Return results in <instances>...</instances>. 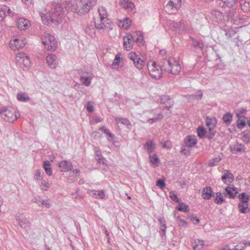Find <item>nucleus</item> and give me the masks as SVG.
<instances>
[{"mask_svg":"<svg viewBox=\"0 0 250 250\" xmlns=\"http://www.w3.org/2000/svg\"><path fill=\"white\" fill-rule=\"evenodd\" d=\"M147 66L151 77L156 80L161 78L162 70H164L168 73L176 75L180 72L181 69L179 62L173 58L164 60L162 67L157 64L154 61L148 62Z\"/></svg>","mask_w":250,"mask_h":250,"instance_id":"obj_1","label":"nucleus"},{"mask_svg":"<svg viewBox=\"0 0 250 250\" xmlns=\"http://www.w3.org/2000/svg\"><path fill=\"white\" fill-rule=\"evenodd\" d=\"M63 13V7L62 6V4L59 2H54L49 16L42 13H40V15L43 23L48 25L54 21L59 22L61 21Z\"/></svg>","mask_w":250,"mask_h":250,"instance_id":"obj_2","label":"nucleus"},{"mask_svg":"<svg viewBox=\"0 0 250 250\" xmlns=\"http://www.w3.org/2000/svg\"><path fill=\"white\" fill-rule=\"evenodd\" d=\"M98 13L100 19V22H95V26L96 29L99 30L101 33L109 32L113 29L112 22L108 18L107 12L104 7H100L98 9Z\"/></svg>","mask_w":250,"mask_h":250,"instance_id":"obj_3","label":"nucleus"},{"mask_svg":"<svg viewBox=\"0 0 250 250\" xmlns=\"http://www.w3.org/2000/svg\"><path fill=\"white\" fill-rule=\"evenodd\" d=\"M96 0H76L72 5V9L79 15L87 13L95 6Z\"/></svg>","mask_w":250,"mask_h":250,"instance_id":"obj_4","label":"nucleus"},{"mask_svg":"<svg viewBox=\"0 0 250 250\" xmlns=\"http://www.w3.org/2000/svg\"><path fill=\"white\" fill-rule=\"evenodd\" d=\"M1 118L5 121L13 123L20 116L16 109L11 107H3L0 110Z\"/></svg>","mask_w":250,"mask_h":250,"instance_id":"obj_5","label":"nucleus"},{"mask_svg":"<svg viewBox=\"0 0 250 250\" xmlns=\"http://www.w3.org/2000/svg\"><path fill=\"white\" fill-rule=\"evenodd\" d=\"M42 43L48 50L55 51L58 47L57 41L55 37L48 33H44L42 38Z\"/></svg>","mask_w":250,"mask_h":250,"instance_id":"obj_6","label":"nucleus"},{"mask_svg":"<svg viewBox=\"0 0 250 250\" xmlns=\"http://www.w3.org/2000/svg\"><path fill=\"white\" fill-rule=\"evenodd\" d=\"M16 61L23 69L27 68L30 65L29 57L23 52H19L16 55Z\"/></svg>","mask_w":250,"mask_h":250,"instance_id":"obj_7","label":"nucleus"},{"mask_svg":"<svg viewBox=\"0 0 250 250\" xmlns=\"http://www.w3.org/2000/svg\"><path fill=\"white\" fill-rule=\"evenodd\" d=\"M26 43L25 39L23 37H14L10 41V47L13 50L22 48Z\"/></svg>","mask_w":250,"mask_h":250,"instance_id":"obj_8","label":"nucleus"},{"mask_svg":"<svg viewBox=\"0 0 250 250\" xmlns=\"http://www.w3.org/2000/svg\"><path fill=\"white\" fill-rule=\"evenodd\" d=\"M129 58L132 61L134 66L139 70L142 69L145 65V61L141 59L138 55L134 52H130L128 55Z\"/></svg>","mask_w":250,"mask_h":250,"instance_id":"obj_9","label":"nucleus"},{"mask_svg":"<svg viewBox=\"0 0 250 250\" xmlns=\"http://www.w3.org/2000/svg\"><path fill=\"white\" fill-rule=\"evenodd\" d=\"M120 3L123 8L128 13L132 14L136 12L135 6L133 2L129 0H121Z\"/></svg>","mask_w":250,"mask_h":250,"instance_id":"obj_10","label":"nucleus"},{"mask_svg":"<svg viewBox=\"0 0 250 250\" xmlns=\"http://www.w3.org/2000/svg\"><path fill=\"white\" fill-rule=\"evenodd\" d=\"M16 220L18 221L21 228L26 229L30 228L31 223L24 214H19L16 216Z\"/></svg>","mask_w":250,"mask_h":250,"instance_id":"obj_11","label":"nucleus"},{"mask_svg":"<svg viewBox=\"0 0 250 250\" xmlns=\"http://www.w3.org/2000/svg\"><path fill=\"white\" fill-rule=\"evenodd\" d=\"M229 149L233 154H241L245 152L246 147L242 144L236 143L229 146Z\"/></svg>","mask_w":250,"mask_h":250,"instance_id":"obj_12","label":"nucleus"},{"mask_svg":"<svg viewBox=\"0 0 250 250\" xmlns=\"http://www.w3.org/2000/svg\"><path fill=\"white\" fill-rule=\"evenodd\" d=\"M46 62L51 68H55L59 64V59L54 54H48L46 57Z\"/></svg>","mask_w":250,"mask_h":250,"instance_id":"obj_13","label":"nucleus"},{"mask_svg":"<svg viewBox=\"0 0 250 250\" xmlns=\"http://www.w3.org/2000/svg\"><path fill=\"white\" fill-rule=\"evenodd\" d=\"M134 43V40L131 34H127L124 37V47L127 50H130L132 48Z\"/></svg>","mask_w":250,"mask_h":250,"instance_id":"obj_14","label":"nucleus"},{"mask_svg":"<svg viewBox=\"0 0 250 250\" xmlns=\"http://www.w3.org/2000/svg\"><path fill=\"white\" fill-rule=\"evenodd\" d=\"M154 113V117L148 120V123L152 124L161 120L163 115L160 108H157L152 111Z\"/></svg>","mask_w":250,"mask_h":250,"instance_id":"obj_15","label":"nucleus"},{"mask_svg":"<svg viewBox=\"0 0 250 250\" xmlns=\"http://www.w3.org/2000/svg\"><path fill=\"white\" fill-rule=\"evenodd\" d=\"M221 178L223 183L227 185H229L234 180L233 174L228 170H224Z\"/></svg>","mask_w":250,"mask_h":250,"instance_id":"obj_16","label":"nucleus"},{"mask_svg":"<svg viewBox=\"0 0 250 250\" xmlns=\"http://www.w3.org/2000/svg\"><path fill=\"white\" fill-rule=\"evenodd\" d=\"M17 23L18 28L20 30H26L30 26L29 21L27 19L23 18L18 19Z\"/></svg>","mask_w":250,"mask_h":250,"instance_id":"obj_17","label":"nucleus"},{"mask_svg":"<svg viewBox=\"0 0 250 250\" xmlns=\"http://www.w3.org/2000/svg\"><path fill=\"white\" fill-rule=\"evenodd\" d=\"M161 103L164 104L165 107L169 110V109L173 105V100L167 95H163L160 98Z\"/></svg>","mask_w":250,"mask_h":250,"instance_id":"obj_18","label":"nucleus"},{"mask_svg":"<svg viewBox=\"0 0 250 250\" xmlns=\"http://www.w3.org/2000/svg\"><path fill=\"white\" fill-rule=\"evenodd\" d=\"M59 167L62 172H67L72 170V165L71 162L66 160L62 161L60 162Z\"/></svg>","mask_w":250,"mask_h":250,"instance_id":"obj_19","label":"nucleus"},{"mask_svg":"<svg viewBox=\"0 0 250 250\" xmlns=\"http://www.w3.org/2000/svg\"><path fill=\"white\" fill-rule=\"evenodd\" d=\"M237 189V188L234 187L228 186L225 189V194L228 196L230 199H234L238 193Z\"/></svg>","mask_w":250,"mask_h":250,"instance_id":"obj_20","label":"nucleus"},{"mask_svg":"<svg viewBox=\"0 0 250 250\" xmlns=\"http://www.w3.org/2000/svg\"><path fill=\"white\" fill-rule=\"evenodd\" d=\"M144 147L149 155L154 152L156 147V144L152 140H149L146 142L144 145Z\"/></svg>","mask_w":250,"mask_h":250,"instance_id":"obj_21","label":"nucleus"},{"mask_svg":"<svg viewBox=\"0 0 250 250\" xmlns=\"http://www.w3.org/2000/svg\"><path fill=\"white\" fill-rule=\"evenodd\" d=\"M197 138L195 135L188 136L185 139V143L187 146L192 147L197 144Z\"/></svg>","mask_w":250,"mask_h":250,"instance_id":"obj_22","label":"nucleus"},{"mask_svg":"<svg viewBox=\"0 0 250 250\" xmlns=\"http://www.w3.org/2000/svg\"><path fill=\"white\" fill-rule=\"evenodd\" d=\"M93 76L92 75H85L84 74L81 75L80 77V81L81 84L86 86H88L91 83Z\"/></svg>","mask_w":250,"mask_h":250,"instance_id":"obj_23","label":"nucleus"},{"mask_svg":"<svg viewBox=\"0 0 250 250\" xmlns=\"http://www.w3.org/2000/svg\"><path fill=\"white\" fill-rule=\"evenodd\" d=\"M88 193L93 197L104 199L105 198V193L104 190H89Z\"/></svg>","mask_w":250,"mask_h":250,"instance_id":"obj_24","label":"nucleus"},{"mask_svg":"<svg viewBox=\"0 0 250 250\" xmlns=\"http://www.w3.org/2000/svg\"><path fill=\"white\" fill-rule=\"evenodd\" d=\"M205 122L208 129H214L217 123V120L216 118L208 116L206 117Z\"/></svg>","mask_w":250,"mask_h":250,"instance_id":"obj_25","label":"nucleus"},{"mask_svg":"<svg viewBox=\"0 0 250 250\" xmlns=\"http://www.w3.org/2000/svg\"><path fill=\"white\" fill-rule=\"evenodd\" d=\"M213 195V191L209 187H206L203 188L202 196L205 200L210 199Z\"/></svg>","mask_w":250,"mask_h":250,"instance_id":"obj_26","label":"nucleus"},{"mask_svg":"<svg viewBox=\"0 0 250 250\" xmlns=\"http://www.w3.org/2000/svg\"><path fill=\"white\" fill-rule=\"evenodd\" d=\"M70 171V175L67 178V180L69 183H73L76 180L77 176L79 175L80 170L79 169H75Z\"/></svg>","mask_w":250,"mask_h":250,"instance_id":"obj_27","label":"nucleus"},{"mask_svg":"<svg viewBox=\"0 0 250 250\" xmlns=\"http://www.w3.org/2000/svg\"><path fill=\"white\" fill-rule=\"evenodd\" d=\"M33 178L38 183L44 179V172L43 170L42 169H36L34 173Z\"/></svg>","mask_w":250,"mask_h":250,"instance_id":"obj_28","label":"nucleus"},{"mask_svg":"<svg viewBox=\"0 0 250 250\" xmlns=\"http://www.w3.org/2000/svg\"><path fill=\"white\" fill-rule=\"evenodd\" d=\"M115 121L117 125L122 124L125 125L128 129H131V125H130L129 121L127 118H123L120 117H115Z\"/></svg>","mask_w":250,"mask_h":250,"instance_id":"obj_29","label":"nucleus"},{"mask_svg":"<svg viewBox=\"0 0 250 250\" xmlns=\"http://www.w3.org/2000/svg\"><path fill=\"white\" fill-rule=\"evenodd\" d=\"M131 24V21L128 18H126L122 20H120L118 22V25L120 27L124 29H127L130 27Z\"/></svg>","mask_w":250,"mask_h":250,"instance_id":"obj_30","label":"nucleus"},{"mask_svg":"<svg viewBox=\"0 0 250 250\" xmlns=\"http://www.w3.org/2000/svg\"><path fill=\"white\" fill-rule=\"evenodd\" d=\"M191 45L197 51H202L204 44L201 41L192 39Z\"/></svg>","mask_w":250,"mask_h":250,"instance_id":"obj_31","label":"nucleus"},{"mask_svg":"<svg viewBox=\"0 0 250 250\" xmlns=\"http://www.w3.org/2000/svg\"><path fill=\"white\" fill-rule=\"evenodd\" d=\"M179 31L183 33L184 32H189L190 30V25L185 21H181L179 22Z\"/></svg>","mask_w":250,"mask_h":250,"instance_id":"obj_32","label":"nucleus"},{"mask_svg":"<svg viewBox=\"0 0 250 250\" xmlns=\"http://www.w3.org/2000/svg\"><path fill=\"white\" fill-rule=\"evenodd\" d=\"M205 245L204 241L202 240L195 239L192 244L193 248L194 250H201Z\"/></svg>","mask_w":250,"mask_h":250,"instance_id":"obj_33","label":"nucleus"},{"mask_svg":"<svg viewBox=\"0 0 250 250\" xmlns=\"http://www.w3.org/2000/svg\"><path fill=\"white\" fill-rule=\"evenodd\" d=\"M158 221L160 225V234L161 236L165 235L166 233V229H167L166 221L164 218H159L158 219Z\"/></svg>","mask_w":250,"mask_h":250,"instance_id":"obj_34","label":"nucleus"},{"mask_svg":"<svg viewBox=\"0 0 250 250\" xmlns=\"http://www.w3.org/2000/svg\"><path fill=\"white\" fill-rule=\"evenodd\" d=\"M227 7L232 9H236L237 7V0H221Z\"/></svg>","mask_w":250,"mask_h":250,"instance_id":"obj_35","label":"nucleus"},{"mask_svg":"<svg viewBox=\"0 0 250 250\" xmlns=\"http://www.w3.org/2000/svg\"><path fill=\"white\" fill-rule=\"evenodd\" d=\"M179 22H175L174 21H167V25L169 29L171 30H175L179 31Z\"/></svg>","mask_w":250,"mask_h":250,"instance_id":"obj_36","label":"nucleus"},{"mask_svg":"<svg viewBox=\"0 0 250 250\" xmlns=\"http://www.w3.org/2000/svg\"><path fill=\"white\" fill-rule=\"evenodd\" d=\"M17 98L19 101L22 102H27L30 100V97L28 94L23 92L18 93Z\"/></svg>","mask_w":250,"mask_h":250,"instance_id":"obj_37","label":"nucleus"},{"mask_svg":"<svg viewBox=\"0 0 250 250\" xmlns=\"http://www.w3.org/2000/svg\"><path fill=\"white\" fill-rule=\"evenodd\" d=\"M84 31L86 34H88L92 38H94L96 37L95 29L92 26H86Z\"/></svg>","mask_w":250,"mask_h":250,"instance_id":"obj_38","label":"nucleus"},{"mask_svg":"<svg viewBox=\"0 0 250 250\" xmlns=\"http://www.w3.org/2000/svg\"><path fill=\"white\" fill-rule=\"evenodd\" d=\"M240 4L243 11L247 12L250 10V2L247 1L246 0H240Z\"/></svg>","mask_w":250,"mask_h":250,"instance_id":"obj_39","label":"nucleus"},{"mask_svg":"<svg viewBox=\"0 0 250 250\" xmlns=\"http://www.w3.org/2000/svg\"><path fill=\"white\" fill-rule=\"evenodd\" d=\"M238 120L236 122L237 126L239 129H242L246 125V118L245 117H237Z\"/></svg>","mask_w":250,"mask_h":250,"instance_id":"obj_40","label":"nucleus"},{"mask_svg":"<svg viewBox=\"0 0 250 250\" xmlns=\"http://www.w3.org/2000/svg\"><path fill=\"white\" fill-rule=\"evenodd\" d=\"M214 202L218 205L222 204L225 201L222 193L221 192L216 193V195L214 198Z\"/></svg>","mask_w":250,"mask_h":250,"instance_id":"obj_41","label":"nucleus"},{"mask_svg":"<svg viewBox=\"0 0 250 250\" xmlns=\"http://www.w3.org/2000/svg\"><path fill=\"white\" fill-rule=\"evenodd\" d=\"M242 139L243 142L248 144L250 142V131L247 130L241 134Z\"/></svg>","mask_w":250,"mask_h":250,"instance_id":"obj_42","label":"nucleus"},{"mask_svg":"<svg viewBox=\"0 0 250 250\" xmlns=\"http://www.w3.org/2000/svg\"><path fill=\"white\" fill-rule=\"evenodd\" d=\"M42 190L46 191L49 188L50 185L49 183L44 179L38 183Z\"/></svg>","mask_w":250,"mask_h":250,"instance_id":"obj_43","label":"nucleus"},{"mask_svg":"<svg viewBox=\"0 0 250 250\" xmlns=\"http://www.w3.org/2000/svg\"><path fill=\"white\" fill-rule=\"evenodd\" d=\"M43 167L46 173L50 176L52 174V170L50 167V163L48 161H45L43 162Z\"/></svg>","mask_w":250,"mask_h":250,"instance_id":"obj_44","label":"nucleus"},{"mask_svg":"<svg viewBox=\"0 0 250 250\" xmlns=\"http://www.w3.org/2000/svg\"><path fill=\"white\" fill-rule=\"evenodd\" d=\"M222 119L226 125H229L232 120V115L230 113H227L223 116Z\"/></svg>","mask_w":250,"mask_h":250,"instance_id":"obj_45","label":"nucleus"},{"mask_svg":"<svg viewBox=\"0 0 250 250\" xmlns=\"http://www.w3.org/2000/svg\"><path fill=\"white\" fill-rule=\"evenodd\" d=\"M248 203H240L238 205L239 211L242 213H246L249 211Z\"/></svg>","mask_w":250,"mask_h":250,"instance_id":"obj_46","label":"nucleus"},{"mask_svg":"<svg viewBox=\"0 0 250 250\" xmlns=\"http://www.w3.org/2000/svg\"><path fill=\"white\" fill-rule=\"evenodd\" d=\"M177 209L178 210L184 212H188L189 211V206L184 203H180L177 207Z\"/></svg>","mask_w":250,"mask_h":250,"instance_id":"obj_47","label":"nucleus"},{"mask_svg":"<svg viewBox=\"0 0 250 250\" xmlns=\"http://www.w3.org/2000/svg\"><path fill=\"white\" fill-rule=\"evenodd\" d=\"M197 133L200 138H203L206 136V130L203 126H199L197 129Z\"/></svg>","mask_w":250,"mask_h":250,"instance_id":"obj_48","label":"nucleus"},{"mask_svg":"<svg viewBox=\"0 0 250 250\" xmlns=\"http://www.w3.org/2000/svg\"><path fill=\"white\" fill-rule=\"evenodd\" d=\"M238 198L240 200V203H248L250 200V196L246 195L245 192H243L239 195Z\"/></svg>","mask_w":250,"mask_h":250,"instance_id":"obj_49","label":"nucleus"},{"mask_svg":"<svg viewBox=\"0 0 250 250\" xmlns=\"http://www.w3.org/2000/svg\"><path fill=\"white\" fill-rule=\"evenodd\" d=\"M7 6L0 5V21H2L6 16Z\"/></svg>","mask_w":250,"mask_h":250,"instance_id":"obj_50","label":"nucleus"},{"mask_svg":"<svg viewBox=\"0 0 250 250\" xmlns=\"http://www.w3.org/2000/svg\"><path fill=\"white\" fill-rule=\"evenodd\" d=\"M149 158L150 163L153 165L155 166H157V164L159 162V159L156 154L149 155Z\"/></svg>","mask_w":250,"mask_h":250,"instance_id":"obj_51","label":"nucleus"},{"mask_svg":"<svg viewBox=\"0 0 250 250\" xmlns=\"http://www.w3.org/2000/svg\"><path fill=\"white\" fill-rule=\"evenodd\" d=\"M222 160V158L220 156L215 157L210 160L208 162V166L210 167L216 166L218 163Z\"/></svg>","mask_w":250,"mask_h":250,"instance_id":"obj_52","label":"nucleus"},{"mask_svg":"<svg viewBox=\"0 0 250 250\" xmlns=\"http://www.w3.org/2000/svg\"><path fill=\"white\" fill-rule=\"evenodd\" d=\"M167 6L168 8H170L173 10H178L180 9V5L179 4H177L176 3H174L172 0H169L167 5Z\"/></svg>","mask_w":250,"mask_h":250,"instance_id":"obj_53","label":"nucleus"},{"mask_svg":"<svg viewBox=\"0 0 250 250\" xmlns=\"http://www.w3.org/2000/svg\"><path fill=\"white\" fill-rule=\"evenodd\" d=\"M121 55L122 54L121 53H118L116 55L115 58L112 64V67H115L116 65H118L119 64L120 60L122 59Z\"/></svg>","mask_w":250,"mask_h":250,"instance_id":"obj_54","label":"nucleus"},{"mask_svg":"<svg viewBox=\"0 0 250 250\" xmlns=\"http://www.w3.org/2000/svg\"><path fill=\"white\" fill-rule=\"evenodd\" d=\"M169 197L173 201L175 202V203H180L181 200L178 198L174 191L170 192Z\"/></svg>","mask_w":250,"mask_h":250,"instance_id":"obj_55","label":"nucleus"},{"mask_svg":"<svg viewBox=\"0 0 250 250\" xmlns=\"http://www.w3.org/2000/svg\"><path fill=\"white\" fill-rule=\"evenodd\" d=\"M216 131L214 129H208V132L206 135V137L209 140H211L214 136Z\"/></svg>","mask_w":250,"mask_h":250,"instance_id":"obj_56","label":"nucleus"},{"mask_svg":"<svg viewBox=\"0 0 250 250\" xmlns=\"http://www.w3.org/2000/svg\"><path fill=\"white\" fill-rule=\"evenodd\" d=\"M156 186L160 188L161 189H164L166 187V184L164 180L159 179L156 182Z\"/></svg>","mask_w":250,"mask_h":250,"instance_id":"obj_57","label":"nucleus"},{"mask_svg":"<svg viewBox=\"0 0 250 250\" xmlns=\"http://www.w3.org/2000/svg\"><path fill=\"white\" fill-rule=\"evenodd\" d=\"M246 113V110L244 108L238 109L236 112V115L237 117H245Z\"/></svg>","mask_w":250,"mask_h":250,"instance_id":"obj_58","label":"nucleus"},{"mask_svg":"<svg viewBox=\"0 0 250 250\" xmlns=\"http://www.w3.org/2000/svg\"><path fill=\"white\" fill-rule=\"evenodd\" d=\"M100 130L110 137L112 138H113L114 135L110 132L109 129L106 128L105 127H102L100 128Z\"/></svg>","mask_w":250,"mask_h":250,"instance_id":"obj_59","label":"nucleus"},{"mask_svg":"<svg viewBox=\"0 0 250 250\" xmlns=\"http://www.w3.org/2000/svg\"><path fill=\"white\" fill-rule=\"evenodd\" d=\"M137 38L136 41L139 43H142L143 41V37L141 32L138 31L137 33Z\"/></svg>","mask_w":250,"mask_h":250,"instance_id":"obj_60","label":"nucleus"},{"mask_svg":"<svg viewBox=\"0 0 250 250\" xmlns=\"http://www.w3.org/2000/svg\"><path fill=\"white\" fill-rule=\"evenodd\" d=\"M177 223L179 226H185L187 225V222L185 220L182 219H178L177 220Z\"/></svg>","mask_w":250,"mask_h":250,"instance_id":"obj_61","label":"nucleus"},{"mask_svg":"<svg viewBox=\"0 0 250 250\" xmlns=\"http://www.w3.org/2000/svg\"><path fill=\"white\" fill-rule=\"evenodd\" d=\"M98 162L99 163H102L104 165H106V160L103 157V156H101V158L97 157L96 158Z\"/></svg>","mask_w":250,"mask_h":250,"instance_id":"obj_62","label":"nucleus"},{"mask_svg":"<svg viewBox=\"0 0 250 250\" xmlns=\"http://www.w3.org/2000/svg\"><path fill=\"white\" fill-rule=\"evenodd\" d=\"M74 88L76 90H77L78 91H80V92H82L83 89V88L81 86L80 84L78 83L74 85Z\"/></svg>","mask_w":250,"mask_h":250,"instance_id":"obj_63","label":"nucleus"},{"mask_svg":"<svg viewBox=\"0 0 250 250\" xmlns=\"http://www.w3.org/2000/svg\"><path fill=\"white\" fill-rule=\"evenodd\" d=\"M42 206H44L47 208H49L50 207V205L48 200H42Z\"/></svg>","mask_w":250,"mask_h":250,"instance_id":"obj_64","label":"nucleus"}]
</instances>
